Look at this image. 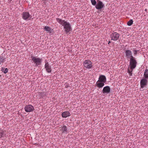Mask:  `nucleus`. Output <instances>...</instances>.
<instances>
[{
	"label": "nucleus",
	"instance_id": "f257e3e1",
	"mask_svg": "<svg viewBox=\"0 0 148 148\" xmlns=\"http://www.w3.org/2000/svg\"><path fill=\"white\" fill-rule=\"evenodd\" d=\"M56 20L58 23L64 27L66 34L68 33L71 30V26L69 22L59 18H56Z\"/></svg>",
	"mask_w": 148,
	"mask_h": 148
},
{
	"label": "nucleus",
	"instance_id": "f03ea898",
	"mask_svg": "<svg viewBox=\"0 0 148 148\" xmlns=\"http://www.w3.org/2000/svg\"><path fill=\"white\" fill-rule=\"evenodd\" d=\"M129 61L130 68L127 69V71L130 75L131 76L132 75L133 70L136 67L137 62L134 57L130 59Z\"/></svg>",
	"mask_w": 148,
	"mask_h": 148
},
{
	"label": "nucleus",
	"instance_id": "7ed1b4c3",
	"mask_svg": "<svg viewBox=\"0 0 148 148\" xmlns=\"http://www.w3.org/2000/svg\"><path fill=\"white\" fill-rule=\"evenodd\" d=\"M31 58L32 60L35 64V66H37L41 64L42 61V59L34 56H32Z\"/></svg>",
	"mask_w": 148,
	"mask_h": 148
},
{
	"label": "nucleus",
	"instance_id": "20e7f679",
	"mask_svg": "<svg viewBox=\"0 0 148 148\" xmlns=\"http://www.w3.org/2000/svg\"><path fill=\"white\" fill-rule=\"evenodd\" d=\"M22 17L25 20L29 21L31 19L32 16L27 12H23L22 14Z\"/></svg>",
	"mask_w": 148,
	"mask_h": 148
},
{
	"label": "nucleus",
	"instance_id": "39448f33",
	"mask_svg": "<svg viewBox=\"0 0 148 148\" xmlns=\"http://www.w3.org/2000/svg\"><path fill=\"white\" fill-rule=\"evenodd\" d=\"M83 66L87 69H90L91 68L92 65L91 61L89 60H86L84 61L83 63Z\"/></svg>",
	"mask_w": 148,
	"mask_h": 148
},
{
	"label": "nucleus",
	"instance_id": "423d86ee",
	"mask_svg": "<svg viewBox=\"0 0 148 148\" xmlns=\"http://www.w3.org/2000/svg\"><path fill=\"white\" fill-rule=\"evenodd\" d=\"M120 34L116 32L113 33L110 35L112 40L114 41L117 40L119 38Z\"/></svg>",
	"mask_w": 148,
	"mask_h": 148
},
{
	"label": "nucleus",
	"instance_id": "0eeeda50",
	"mask_svg": "<svg viewBox=\"0 0 148 148\" xmlns=\"http://www.w3.org/2000/svg\"><path fill=\"white\" fill-rule=\"evenodd\" d=\"M25 111L27 112H30L34 110V107L31 105H26L25 107Z\"/></svg>",
	"mask_w": 148,
	"mask_h": 148
},
{
	"label": "nucleus",
	"instance_id": "6e6552de",
	"mask_svg": "<svg viewBox=\"0 0 148 148\" xmlns=\"http://www.w3.org/2000/svg\"><path fill=\"white\" fill-rule=\"evenodd\" d=\"M125 55L126 58L127 59H132L134 58L132 56V53L130 50H126L125 51Z\"/></svg>",
	"mask_w": 148,
	"mask_h": 148
},
{
	"label": "nucleus",
	"instance_id": "1a4fd4ad",
	"mask_svg": "<svg viewBox=\"0 0 148 148\" xmlns=\"http://www.w3.org/2000/svg\"><path fill=\"white\" fill-rule=\"evenodd\" d=\"M97 4L95 7L97 9H100L102 8L104 6V5L102 2L100 1H98Z\"/></svg>",
	"mask_w": 148,
	"mask_h": 148
},
{
	"label": "nucleus",
	"instance_id": "9d476101",
	"mask_svg": "<svg viewBox=\"0 0 148 148\" xmlns=\"http://www.w3.org/2000/svg\"><path fill=\"white\" fill-rule=\"evenodd\" d=\"M147 81L145 78L142 79L140 82V85L141 87L143 88L144 86L147 85Z\"/></svg>",
	"mask_w": 148,
	"mask_h": 148
},
{
	"label": "nucleus",
	"instance_id": "9b49d317",
	"mask_svg": "<svg viewBox=\"0 0 148 148\" xmlns=\"http://www.w3.org/2000/svg\"><path fill=\"white\" fill-rule=\"evenodd\" d=\"M45 68L46 69V71L49 73H50L51 72V67L49 65L48 62H45Z\"/></svg>",
	"mask_w": 148,
	"mask_h": 148
},
{
	"label": "nucleus",
	"instance_id": "f8f14e48",
	"mask_svg": "<svg viewBox=\"0 0 148 148\" xmlns=\"http://www.w3.org/2000/svg\"><path fill=\"white\" fill-rule=\"evenodd\" d=\"M110 89L109 86H106L103 88L102 92L103 94L108 93L110 92Z\"/></svg>",
	"mask_w": 148,
	"mask_h": 148
},
{
	"label": "nucleus",
	"instance_id": "ddd939ff",
	"mask_svg": "<svg viewBox=\"0 0 148 148\" xmlns=\"http://www.w3.org/2000/svg\"><path fill=\"white\" fill-rule=\"evenodd\" d=\"M106 78L104 75H101L99 76L98 81H99V82L100 81L101 82L105 83L106 82Z\"/></svg>",
	"mask_w": 148,
	"mask_h": 148
},
{
	"label": "nucleus",
	"instance_id": "4468645a",
	"mask_svg": "<svg viewBox=\"0 0 148 148\" xmlns=\"http://www.w3.org/2000/svg\"><path fill=\"white\" fill-rule=\"evenodd\" d=\"M62 116L63 118H66L70 116V113L68 111H65L62 113Z\"/></svg>",
	"mask_w": 148,
	"mask_h": 148
},
{
	"label": "nucleus",
	"instance_id": "2eb2a0df",
	"mask_svg": "<svg viewBox=\"0 0 148 148\" xmlns=\"http://www.w3.org/2000/svg\"><path fill=\"white\" fill-rule=\"evenodd\" d=\"M104 83L102 82H101L100 81L99 82L98 81L96 82V86L97 87L99 88H101L104 85Z\"/></svg>",
	"mask_w": 148,
	"mask_h": 148
},
{
	"label": "nucleus",
	"instance_id": "dca6fc26",
	"mask_svg": "<svg viewBox=\"0 0 148 148\" xmlns=\"http://www.w3.org/2000/svg\"><path fill=\"white\" fill-rule=\"evenodd\" d=\"M59 129L62 133H66L67 132V127L66 126H63L60 127Z\"/></svg>",
	"mask_w": 148,
	"mask_h": 148
},
{
	"label": "nucleus",
	"instance_id": "f3484780",
	"mask_svg": "<svg viewBox=\"0 0 148 148\" xmlns=\"http://www.w3.org/2000/svg\"><path fill=\"white\" fill-rule=\"evenodd\" d=\"M44 29L47 32H50V33H51V29L50 27L47 26H45L44 28Z\"/></svg>",
	"mask_w": 148,
	"mask_h": 148
},
{
	"label": "nucleus",
	"instance_id": "a211bd4d",
	"mask_svg": "<svg viewBox=\"0 0 148 148\" xmlns=\"http://www.w3.org/2000/svg\"><path fill=\"white\" fill-rule=\"evenodd\" d=\"M144 75L145 78H148V70L146 69L144 73Z\"/></svg>",
	"mask_w": 148,
	"mask_h": 148
},
{
	"label": "nucleus",
	"instance_id": "6ab92c4d",
	"mask_svg": "<svg viewBox=\"0 0 148 148\" xmlns=\"http://www.w3.org/2000/svg\"><path fill=\"white\" fill-rule=\"evenodd\" d=\"M38 94L41 97H43L44 96L46 95V93L42 92H40Z\"/></svg>",
	"mask_w": 148,
	"mask_h": 148
},
{
	"label": "nucleus",
	"instance_id": "aec40b11",
	"mask_svg": "<svg viewBox=\"0 0 148 148\" xmlns=\"http://www.w3.org/2000/svg\"><path fill=\"white\" fill-rule=\"evenodd\" d=\"M133 21L132 20L130 19L129 21L128 22L127 24L129 26L133 24Z\"/></svg>",
	"mask_w": 148,
	"mask_h": 148
},
{
	"label": "nucleus",
	"instance_id": "412c9836",
	"mask_svg": "<svg viewBox=\"0 0 148 148\" xmlns=\"http://www.w3.org/2000/svg\"><path fill=\"white\" fill-rule=\"evenodd\" d=\"M5 58L0 56V62H4L5 61Z\"/></svg>",
	"mask_w": 148,
	"mask_h": 148
},
{
	"label": "nucleus",
	"instance_id": "4be33fe9",
	"mask_svg": "<svg viewBox=\"0 0 148 148\" xmlns=\"http://www.w3.org/2000/svg\"><path fill=\"white\" fill-rule=\"evenodd\" d=\"M91 1L92 5H96V2L95 0H91Z\"/></svg>",
	"mask_w": 148,
	"mask_h": 148
},
{
	"label": "nucleus",
	"instance_id": "5701e85b",
	"mask_svg": "<svg viewBox=\"0 0 148 148\" xmlns=\"http://www.w3.org/2000/svg\"><path fill=\"white\" fill-rule=\"evenodd\" d=\"M8 70L7 68L2 69V71L5 73H6L8 72Z\"/></svg>",
	"mask_w": 148,
	"mask_h": 148
},
{
	"label": "nucleus",
	"instance_id": "b1692460",
	"mask_svg": "<svg viewBox=\"0 0 148 148\" xmlns=\"http://www.w3.org/2000/svg\"><path fill=\"white\" fill-rule=\"evenodd\" d=\"M135 51V53H134V54H136V53H137V51Z\"/></svg>",
	"mask_w": 148,
	"mask_h": 148
},
{
	"label": "nucleus",
	"instance_id": "393cba45",
	"mask_svg": "<svg viewBox=\"0 0 148 148\" xmlns=\"http://www.w3.org/2000/svg\"><path fill=\"white\" fill-rule=\"evenodd\" d=\"M110 41H109L108 44H109V43H110Z\"/></svg>",
	"mask_w": 148,
	"mask_h": 148
}]
</instances>
